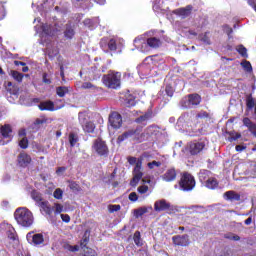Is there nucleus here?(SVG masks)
I'll list each match as a JSON object with an SVG mask.
<instances>
[{
  "label": "nucleus",
  "instance_id": "obj_1",
  "mask_svg": "<svg viewBox=\"0 0 256 256\" xmlns=\"http://www.w3.org/2000/svg\"><path fill=\"white\" fill-rule=\"evenodd\" d=\"M206 117H208L207 112H200L198 114L191 112L183 114L177 121L176 129L178 131H181L182 129L192 131V133H189L190 137L201 135V130L197 128V125L201 123V119H205Z\"/></svg>",
  "mask_w": 256,
  "mask_h": 256
},
{
  "label": "nucleus",
  "instance_id": "obj_2",
  "mask_svg": "<svg viewBox=\"0 0 256 256\" xmlns=\"http://www.w3.org/2000/svg\"><path fill=\"white\" fill-rule=\"evenodd\" d=\"M14 219L20 227L29 228L33 225L35 218L33 212L26 207L17 208L14 212Z\"/></svg>",
  "mask_w": 256,
  "mask_h": 256
},
{
  "label": "nucleus",
  "instance_id": "obj_3",
  "mask_svg": "<svg viewBox=\"0 0 256 256\" xmlns=\"http://www.w3.org/2000/svg\"><path fill=\"white\" fill-rule=\"evenodd\" d=\"M102 83L108 89H119L121 87V74L119 72L110 71L102 78Z\"/></svg>",
  "mask_w": 256,
  "mask_h": 256
},
{
  "label": "nucleus",
  "instance_id": "obj_4",
  "mask_svg": "<svg viewBox=\"0 0 256 256\" xmlns=\"http://www.w3.org/2000/svg\"><path fill=\"white\" fill-rule=\"evenodd\" d=\"M35 31L40 34L41 43H45L47 38L53 37L60 29L49 24H42L41 26H35Z\"/></svg>",
  "mask_w": 256,
  "mask_h": 256
},
{
  "label": "nucleus",
  "instance_id": "obj_5",
  "mask_svg": "<svg viewBox=\"0 0 256 256\" xmlns=\"http://www.w3.org/2000/svg\"><path fill=\"white\" fill-rule=\"evenodd\" d=\"M147 157V154L144 153L141 158L138 159L134 170H133V179L130 182L131 187H137V184L143 179V159Z\"/></svg>",
  "mask_w": 256,
  "mask_h": 256
},
{
  "label": "nucleus",
  "instance_id": "obj_6",
  "mask_svg": "<svg viewBox=\"0 0 256 256\" xmlns=\"http://www.w3.org/2000/svg\"><path fill=\"white\" fill-rule=\"evenodd\" d=\"M179 185L181 191H193V189H195V178L185 172L181 177Z\"/></svg>",
  "mask_w": 256,
  "mask_h": 256
},
{
  "label": "nucleus",
  "instance_id": "obj_7",
  "mask_svg": "<svg viewBox=\"0 0 256 256\" xmlns=\"http://www.w3.org/2000/svg\"><path fill=\"white\" fill-rule=\"evenodd\" d=\"M125 139H134V141H145V135L139 130H129L118 137V143H123Z\"/></svg>",
  "mask_w": 256,
  "mask_h": 256
},
{
  "label": "nucleus",
  "instance_id": "obj_8",
  "mask_svg": "<svg viewBox=\"0 0 256 256\" xmlns=\"http://www.w3.org/2000/svg\"><path fill=\"white\" fill-rule=\"evenodd\" d=\"M13 139L11 125L6 124L0 128V145H7Z\"/></svg>",
  "mask_w": 256,
  "mask_h": 256
},
{
  "label": "nucleus",
  "instance_id": "obj_9",
  "mask_svg": "<svg viewBox=\"0 0 256 256\" xmlns=\"http://www.w3.org/2000/svg\"><path fill=\"white\" fill-rule=\"evenodd\" d=\"M92 149L100 157H107V155H109V147H107V144L105 143V141L101 139H96L94 141Z\"/></svg>",
  "mask_w": 256,
  "mask_h": 256
},
{
  "label": "nucleus",
  "instance_id": "obj_10",
  "mask_svg": "<svg viewBox=\"0 0 256 256\" xmlns=\"http://www.w3.org/2000/svg\"><path fill=\"white\" fill-rule=\"evenodd\" d=\"M154 211L161 213V211H173V205L165 199L157 200L154 203Z\"/></svg>",
  "mask_w": 256,
  "mask_h": 256
},
{
  "label": "nucleus",
  "instance_id": "obj_11",
  "mask_svg": "<svg viewBox=\"0 0 256 256\" xmlns=\"http://www.w3.org/2000/svg\"><path fill=\"white\" fill-rule=\"evenodd\" d=\"M26 239L29 243H33V245H44L45 237L42 233L34 234L33 232H29L26 235Z\"/></svg>",
  "mask_w": 256,
  "mask_h": 256
},
{
  "label": "nucleus",
  "instance_id": "obj_12",
  "mask_svg": "<svg viewBox=\"0 0 256 256\" xmlns=\"http://www.w3.org/2000/svg\"><path fill=\"white\" fill-rule=\"evenodd\" d=\"M40 111H59V109H63L65 105L55 106V103L53 101H43L38 105Z\"/></svg>",
  "mask_w": 256,
  "mask_h": 256
},
{
  "label": "nucleus",
  "instance_id": "obj_13",
  "mask_svg": "<svg viewBox=\"0 0 256 256\" xmlns=\"http://www.w3.org/2000/svg\"><path fill=\"white\" fill-rule=\"evenodd\" d=\"M203 149H205V142H190L188 144V151L192 155H198Z\"/></svg>",
  "mask_w": 256,
  "mask_h": 256
},
{
  "label": "nucleus",
  "instance_id": "obj_14",
  "mask_svg": "<svg viewBox=\"0 0 256 256\" xmlns=\"http://www.w3.org/2000/svg\"><path fill=\"white\" fill-rule=\"evenodd\" d=\"M109 123L111 127L114 129H119L123 123V119L121 118V114L117 112H112L109 116Z\"/></svg>",
  "mask_w": 256,
  "mask_h": 256
},
{
  "label": "nucleus",
  "instance_id": "obj_15",
  "mask_svg": "<svg viewBox=\"0 0 256 256\" xmlns=\"http://www.w3.org/2000/svg\"><path fill=\"white\" fill-rule=\"evenodd\" d=\"M134 46L136 47V49H139L141 53H147V51H149V44H147V41L145 40V38H143V36L135 38Z\"/></svg>",
  "mask_w": 256,
  "mask_h": 256
},
{
  "label": "nucleus",
  "instance_id": "obj_16",
  "mask_svg": "<svg viewBox=\"0 0 256 256\" xmlns=\"http://www.w3.org/2000/svg\"><path fill=\"white\" fill-rule=\"evenodd\" d=\"M17 162L19 167L25 169V167H29L31 164V156L25 152H22L18 155Z\"/></svg>",
  "mask_w": 256,
  "mask_h": 256
},
{
  "label": "nucleus",
  "instance_id": "obj_17",
  "mask_svg": "<svg viewBox=\"0 0 256 256\" xmlns=\"http://www.w3.org/2000/svg\"><path fill=\"white\" fill-rule=\"evenodd\" d=\"M162 181L166 183H171L177 179V170L175 168H169L166 172L161 176Z\"/></svg>",
  "mask_w": 256,
  "mask_h": 256
},
{
  "label": "nucleus",
  "instance_id": "obj_18",
  "mask_svg": "<svg viewBox=\"0 0 256 256\" xmlns=\"http://www.w3.org/2000/svg\"><path fill=\"white\" fill-rule=\"evenodd\" d=\"M117 45L118 42L115 38H111L109 41H107V39L104 38L100 41V46L102 47V49H105V47L108 46V49L110 51H117Z\"/></svg>",
  "mask_w": 256,
  "mask_h": 256
},
{
  "label": "nucleus",
  "instance_id": "obj_19",
  "mask_svg": "<svg viewBox=\"0 0 256 256\" xmlns=\"http://www.w3.org/2000/svg\"><path fill=\"white\" fill-rule=\"evenodd\" d=\"M247 105V113H253L252 117L253 119H256V99H254L252 96H248L246 100Z\"/></svg>",
  "mask_w": 256,
  "mask_h": 256
},
{
  "label": "nucleus",
  "instance_id": "obj_20",
  "mask_svg": "<svg viewBox=\"0 0 256 256\" xmlns=\"http://www.w3.org/2000/svg\"><path fill=\"white\" fill-rule=\"evenodd\" d=\"M191 11H193V7L191 5H188L184 8H178L174 10V14L178 15V17H181V19H187V17L191 15Z\"/></svg>",
  "mask_w": 256,
  "mask_h": 256
},
{
  "label": "nucleus",
  "instance_id": "obj_21",
  "mask_svg": "<svg viewBox=\"0 0 256 256\" xmlns=\"http://www.w3.org/2000/svg\"><path fill=\"white\" fill-rule=\"evenodd\" d=\"M174 245H178L180 247H187L189 245V236H173L172 238Z\"/></svg>",
  "mask_w": 256,
  "mask_h": 256
},
{
  "label": "nucleus",
  "instance_id": "obj_22",
  "mask_svg": "<svg viewBox=\"0 0 256 256\" xmlns=\"http://www.w3.org/2000/svg\"><path fill=\"white\" fill-rule=\"evenodd\" d=\"M7 236L10 241H12L13 245H19V238L17 237V232L13 226L7 227Z\"/></svg>",
  "mask_w": 256,
  "mask_h": 256
},
{
  "label": "nucleus",
  "instance_id": "obj_23",
  "mask_svg": "<svg viewBox=\"0 0 256 256\" xmlns=\"http://www.w3.org/2000/svg\"><path fill=\"white\" fill-rule=\"evenodd\" d=\"M149 61H152L151 58H146L143 63L139 66V73H141L142 75H144V77H149V71H151V67L147 66V64L149 63Z\"/></svg>",
  "mask_w": 256,
  "mask_h": 256
},
{
  "label": "nucleus",
  "instance_id": "obj_24",
  "mask_svg": "<svg viewBox=\"0 0 256 256\" xmlns=\"http://www.w3.org/2000/svg\"><path fill=\"white\" fill-rule=\"evenodd\" d=\"M243 125H244V127H247L248 131H250V133H252V135H254V137H256V124L255 123H252L249 118H244Z\"/></svg>",
  "mask_w": 256,
  "mask_h": 256
},
{
  "label": "nucleus",
  "instance_id": "obj_25",
  "mask_svg": "<svg viewBox=\"0 0 256 256\" xmlns=\"http://www.w3.org/2000/svg\"><path fill=\"white\" fill-rule=\"evenodd\" d=\"M149 211H153V207L149 206L138 208L134 210V217L139 219V217H143V215H145V213H149Z\"/></svg>",
  "mask_w": 256,
  "mask_h": 256
},
{
  "label": "nucleus",
  "instance_id": "obj_26",
  "mask_svg": "<svg viewBox=\"0 0 256 256\" xmlns=\"http://www.w3.org/2000/svg\"><path fill=\"white\" fill-rule=\"evenodd\" d=\"M147 45L148 47H151L152 49H157V47L161 46V40L156 37H151L147 39Z\"/></svg>",
  "mask_w": 256,
  "mask_h": 256
},
{
  "label": "nucleus",
  "instance_id": "obj_27",
  "mask_svg": "<svg viewBox=\"0 0 256 256\" xmlns=\"http://www.w3.org/2000/svg\"><path fill=\"white\" fill-rule=\"evenodd\" d=\"M205 187H207V189H217V187H219V182L215 178H208Z\"/></svg>",
  "mask_w": 256,
  "mask_h": 256
},
{
  "label": "nucleus",
  "instance_id": "obj_28",
  "mask_svg": "<svg viewBox=\"0 0 256 256\" xmlns=\"http://www.w3.org/2000/svg\"><path fill=\"white\" fill-rule=\"evenodd\" d=\"M39 207L46 213V215H51L53 213V209L49 205L48 201H42L39 203Z\"/></svg>",
  "mask_w": 256,
  "mask_h": 256
},
{
  "label": "nucleus",
  "instance_id": "obj_29",
  "mask_svg": "<svg viewBox=\"0 0 256 256\" xmlns=\"http://www.w3.org/2000/svg\"><path fill=\"white\" fill-rule=\"evenodd\" d=\"M64 36L66 37V39H73V37L75 36V29H73V26H71V24L66 25Z\"/></svg>",
  "mask_w": 256,
  "mask_h": 256
},
{
  "label": "nucleus",
  "instance_id": "obj_30",
  "mask_svg": "<svg viewBox=\"0 0 256 256\" xmlns=\"http://www.w3.org/2000/svg\"><path fill=\"white\" fill-rule=\"evenodd\" d=\"M135 96L131 95V94H128L126 95V98L124 100V105L126 107H135Z\"/></svg>",
  "mask_w": 256,
  "mask_h": 256
},
{
  "label": "nucleus",
  "instance_id": "obj_31",
  "mask_svg": "<svg viewBox=\"0 0 256 256\" xmlns=\"http://www.w3.org/2000/svg\"><path fill=\"white\" fill-rule=\"evenodd\" d=\"M188 99H190V102L192 104V107H195L196 105H199L201 103V96L198 94H191L188 96Z\"/></svg>",
  "mask_w": 256,
  "mask_h": 256
},
{
  "label": "nucleus",
  "instance_id": "obj_32",
  "mask_svg": "<svg viewBox=\"0 0 256 256\" xmlns=\"http://www.w3.org/2000/svg\"><path fill=\"white\" fill-rule=\"evenodd\" d=\"M210 173L211 172H209L208 170H201L199 172L198 177H199L201 183H207Z\"/></svg>",
  "mask_w": 256,
  "mask_h": 256
},
{
  "label": "nucleus",
  "instance_id": "obj_33",
  "mask_svg": "<svg viewBox=\"0 0 256 256\" xmlns=\"http://www.w3.org/2000/svg\"><path fill=\"white\" fill-rule=\"evenodd\" d=\"M69 93V88L67 86H59L56 88V94L58 97H65Z\"/></svg>",
  "mask_w": 256,
  "mask_h": 256
},
{
  "label": "nucleus",
  "instance_id": "obj_34",
  "mask_svg": "<svg viewBox=\"0 0 256 256\" xmlns=\"http://www.w3.org/2000/svg\"><path fill=\"white\" fill-rule=\"evenodd\" d=\"M97 24H99V18H87L84 20L85 27H95Z\"/></svg>",
  "mask_w": 256,
  "mask_h": 256
},
{
  "label": "nucleus",
  "instance_id": "obj_35",
  "mask_svg": "<svg viewBox=\"0 0 256 256\" xmlns=\"http://www.w3.org/2000/svg\"><path fill=\"white\" fill-rule=\"evenodd\" d=\"M224 197L225 199H228L230 201H239V195L236 194L235 192L233 191H228L224 194Z\"/></svg>",
  "mask_w": 256,
  "mask_h": 256
},
{
  "label": "nucleus",
  "instance_id": "obj_36",
  "mask_svg": "<svg viewBox=\"0 0 256 256\" xmlns=\"http://www.w3.org/2000/svg\"><path fill=\"white\" fill-rule=\"evenodd\" d=\"M10 75H11V77H13V79H14L15 81H17L18 83H21V81H23V74H21V72H17V71H15V70H12V71L10 72Z\"/></svg>",
  "mask_w": 256,
  "mask_h": 256
},
{
  "label": "nucleus",
  "instance_id": "obj_37",
  "mask_svg": "<svg viewBox=\"0 0 256 256\" xmlns=\"http://www.w3.org/2000/svg\"><path fill=\"white\" fill-rule=\"evenodd\" d=\"M82 127L86 133H93L95 131V124H93V122H87Z\"/></svg>",
  "mask_w": 256,
  "mask_h": 256
},
{
  "label": "nucleus",
  "instance_id": "obj_38",
  "mask_svg": "<svg viewBox=\"0 0 256 256\" xmlns=\"http://www.w3.org/2000/svg\"><path fill=\"white\" fill-rule=\"evenodd\" d=\"M181 107H183L184 109H191L193 107V105L190 103V99L189 96L188 97H184L181 102H180Z\"/></svg>",
  "mask_w": 256,
  "mask_h": 256
},
{
  "label": "nucleus",
  "instance_id": "obj_39",
  "mask_svg": "<svg viewBox=\"0 0 256 256\" xmlns=\"http://www.w3.org/2000/svg\"><path fill=\"white\" fill-rule=\"evenodd\" d=\"M52 211H54L55 215H60V213H63V204L55 202L52 206Z\"/></svg>",
  "mask_w": 256,
  "mask_h": 256
},
{
  "label": "nucleus",
  "instance_id": "obj_40",
  "mask_svg": "<svg viewBox=\"0 0 256 256\" xmlns=\"http://www.w3.org/2000/svg\"><path fill=\"white\" fill-rule=\"evenodd\" d=\"M77 141H79V137L75 133H70L69 134V143L71 147H75L77 145Z\"/></svg>",
  "mask_w": 256,
  "mask_h": 256
},
{
  "label": "nucleus",
  "instance_id": "obj_41",
  "mask_svg": "<svg viewBox=\"0 0 256 256\" xmlns=\"http://www.w3.org/2000/svg\"><path fill=\"white\" fill-rule=\"evenodd\" d=\"M134 243L138 247H141V245H143V242L141 241V232L140 231H136L134 233Z\"/></svg>",
  "mask_w": 256,
  "mask_h": 256
},
{
  "label": "nucleus",
  "instance_id": "obj_42",
  "mask_svg": "<svg viewBox=\"0 0 256 256\" xmlns=\"http://www.w3.org/2000/svg\"><path fill=\"white\" fill-rule=\"evenodd\" d=\"M241 66L244 70L247 71V73H251L253 71V67L251 66V62L244 60L241 62Z\"/></svg>",
  "mask_w": 256,
  "mask_h": 256
},
{
  "label": "nucleus",
  "instance_id": "obj_43",
  "mask_svg": "<svg viewBox=\"0 0 256 256\" xmlns=\"http://www.w3.org/2000/svg\"><path fill=\"white\" fill-rule=\"evenodd\" d=\"M31 197L36 203H41L43 201V198L41 197V193L38 191H32Z\"/></svg>",
  "mask_w": 256,
  "mask_h": 256
},
{
  "label": "nucleus",
  "instance_id": "obj_44",
  "mask_svg": "<svg viewBox=\"0 0 256 256\" xmlns=\"http://www.w3.org/2000/svg\"><path fill=\"white\" fill-rule=\"evenodd\" d=\"M161 165H162L161 161H155V160L147 163L148 169H151V170L157 169L161 167Z\"/></svg>",
  "mask_w": 256,
  "mask_h": 256
},
{
  "label": "nucleus",
  "instance_id": "obj_45",
  "mask_svg": "<svg viewBox=\"0 0 256 256\" xmlns=\"http://www.w3.org/2000/svg\"><path fill=\"white\" fill-rule=\"evenodd\" d=\"M53 197H54V199H58V200L63 199V191L61 190V188H57L53 192Z\"/></svg>",
  "mask_w": 256,
  "mask_h": 256
},
{
  "label": "nucleus",
  "instance_id": "obj_46",
  "mask_svg": "<svg viewBox=\"0 0 256 256\" xmlns=\"http://www.w3.org/2000/svg\"><path fill=\"white\" fill-rule=\"evenodd\" d=\"M145 133L147 135H157V126H149L146 130Z\"/></svg>",
  "mask_w": 256,
  "mask_h": 256
},
{
  "label": "nucleus",
  "instance_id": "obj_47",
  "mask_svg": "<svg viewBox=\"0 0 256 256\" xmlns=\"http://www.w3.org/2000/svg\"><path fill=\"white\" fill-rule=\"evenodd\" d=\"M200 40L205 43V45H211V39L209 37V33H205L202 36H200Z\"/></svg>",
  "mask_w": 256,
  "mask_h": 256
},
{
  "label": "nucleus",
  "instance_id": "obj_48",
  "mask_svg": "<svg viewBox=\"0 0 256 256\" xmlns=\"http://www.w3.org/2000/svg\"><path fill=\"white\" fill-rule=\"evenodd\" d=\"M78 119H79V123L82 125H85L87 122V115H85V113H79L78 114Z\"/></svg>",
  "mask_w": 256,
  "mask_h": 256
},
{
  "label": "nucleus",
  "instance_id": "obj_49",
  "mask_svg": "<svg viewBox=\"0 0 256 256\" xmlns=\"http://www.w3.org/2000/svg\"><path fill=\"white\" fill-rule=\"evenodd\" d=\"M151 118V113H146L136 119V123H143L144 121H147V119Z\"/></svg>",
  "mask_w": 256,
  "mask_h": 256
},
{
  "label": "nucleus",
  "instance_id": "obj_50",
  "mask_svg": "<svg viewBox=\"0 0 256 256\" xmlns=\"http://www.w3.org/2000/svg\"><path fill=\"white\" fill-rule=\"evenodd\" d=\"M120 210H121V205L114 204V205H109L108 206L109 213H115V212L120 211Z\"/></svg>",
  "mask_w": 256,
  "mask_h": 256
},
{
  "label": "nucleus",
  "instance_id": "obj_51",
  "mask_svg": "<svg viewBox=\"0 0 256 256\" xmlns=\"http://www.w3.org/2000/svg\"><path fill=\"white\" fill-rule=\"evenodd\" d=\"M236 50L242 57H247V48H245L243 45H239Z\"/></svg>",
  "mask_w": 256,
  "mask_h": 256
},
{
  "label": "nucleus",
  "instance_id": "obj_52",
  "mask_svg": "<svg viewBox=\"0 0 256 256\" xmlns=\"http://www.w3.org/2000/svg\"><path fill=\"white\" fill-rule=\"evenodd\" d=\"M19 146L21 149H27V147H29V140H27L26 137H23L19 142Z\"/></svg>",
  "mask_w": 256,
  "mask_h": 256
},
{
  "label": "nucleus",
  "instance_id": "obj_53",
  "mask_svg": "<svg viewBox=\"0 0 256 256\" xmlns=\"http://www.w3.org/2000/svg\"><path fill=\"white\" fill-rule=\"evenodd\" d=\"M87 243H89V237L87 236V232H85L84 237L80 242L82 249L87 246Z\"/></svg>",
  "mask_w": 256,
  "mask_h": 256
},
{
  "label": "nucleus",
  "instance_id": "obj_54",
  "mask_svg": "<svg viewBox=\"0 0 256 256\" xmlns=\"http://www.w3.org/2000/svg\"><path fill=\"white\" fill-rule=\"evenodd\" d=\"M84 256H97V252L91 248H86V250H84Z\"/></svg>",
  "mask_w": 256,
  "mask_h": 256
},
{
  "label": "nucleus",
  "instance_id": "obj_55",
  "mask_svg": "<svg viewBox=\"0 0 256 256\" xmlns=\"http://www.w3.org/2000/svg\"><path fill=\"white\" fill-rule=\"evenodd\" d=\"M148 191H149V186L142 185L138 187V193H140V195H145V193H147Z\"/></svg>",
  "mask_w": 256,
  "mask_h": 256
},
{
  "label": "nucleus",
  "instance_id": "obj_56",
  "mask_svg": "<svg viewBox=\"0 0 256 256\" xmlns=\"http://www.w3.org/2000/svg\"><path fill=\"white\" fill-rule=\"evenodd\" d=\"M165 92L168 97H173V93H175V90L171 86L167 85Z\"/></svg>",
  "mask_w": 256,
  "mask_h": 256
},
{
  "label": "nucleus",
  "instance_id": "obj_57",
  "mask_svg": "<svg viewBox=\"0 0 256 256\" xmlns=\"http://www.w3.org/2000/svg\"><path fill=\"white\" fill-rule=\"evenodd\" d=\"M129 199H130V201L135 202V201H137V200L139 199V197L137 196V193L131 192V193L129 194Z\"/></svg>",
  "mask_w": 256,
  "mask_h": 256
},
{
  "label": "nucleus",
  "instance_id": "obj_58",
  "mask_svg": "<svg viewBox=\"0 0 256 256\" xmlns=\"http://www.w3.org/2000/svg\"><path fill=\"white\" fill-rule=\"evenodd\" d=\"M61 219L64 221V223H69V221H71L69 214H61Z\"/></svg>",
  "mask_w": 256,
  "mask_h": 256
},
{
  "label": "nucleus",
  "instance_id": "obj_59",
  "mask_svg": "<svg viewBox=\"0 0 256 256\" xmlns=\"http://www.w3.org/2000/svg\"><path fill=\"white\" fill-rule=\"evenodd\" d=\"M93 84L91 82H84L82 84V89H93Z\"/></svg>",
  "mask_w": 256,
  "mask_h": 256
},
{
  "label": "nucleus",
  "instance_id": "obj_60",
  "mask_svg": "<svg viewBox=\"0 0 256 256\" xmlns=\"http://www.w3.org/2000/svg\"><path fill=\"white\" fill-rule=\"evenodd\" d=\"M43 83H46V85H51V79H49L47 73L43 74Z\"/></svg>",
  "mask_w": 256,
  "mask_h": 256
},
{
  "label": "nucleus",
  "instance_id": "obj_61",
  "mask_svg": "<svg viewBox=\"0 0 256 256\" xmlns=\"http://www.w3.org/2000/svg\"><path fill=\"white\" fill-rule=\"evenodd\" d=\"M139 160H137V158H135V157H129L128 158V163L130 164V165H137V162H138Z\"/></svg>",
  "mask_w": 256,
  "mask_h": 256
},
{
  "label": "nucleus",
  "instance_id": "obj_62",
  "mask_svg": "<svg viewBox=\"0 0 256 256\" xmlns=\"http://www.w3.org/2000/svg\"><path fill=\"white\" fill-rule=\"evenodd\" d=\"M5 19V8L0 4V20Z\"/></svg>",
  "mask_w": 256,
  "mask_h": 256
},
{
  "label": "nucleus",
  "instance_id": "obj_63",
  "mask_svg": "<svg viewBox=\"0 0 256 256\" xmlns=\"http://www.w3.org/2000/svg\"><path fill=\"white\" fill-rule=\"evenodd\" d=\"M57 175H63L65 173V167H60L56 171Z\"/></svg>",
  "mask_w": 256,
  "mask_h": 256
},
{
  "label": "nucleus",
  "instance_id": "obj_64",
  "mask_svg": "<svg viewBox=\"0 0 256 256\" xmlns=\"http://www.w3.org/2000/svg\"><path fill=\"white\" fill-rule=\"evenodd\" d=\"M69 251H72V253H75V251H79V246H69Z\"/></svg>",
  "mask_w": 256,
  "mask_h": 256
}]
</instances>
